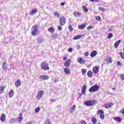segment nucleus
<instances>
[{"mask_svg": "<svg viewBox=\"0 0 124 124\" xmlns=\"http://www.w3.org/2000/svg\"><path fill=\"white\" fill-rule=\"evenodd\" d=\"M96 103H97V102L95 100L87 101L84 102V104L86 106H94V105H96Z\"/></svg>", "mask_w": 124, "mask_h": 124, "instance_id": "1", "label": "nucleus"}, {"mask_svg": "<svg viewBox=\"0 0 124 124\" xmlns=\"http://www.w3.org/2000/svg\"><path fill=\"white\" fill-rule=\"evenodd\" d=\"M32 34L34 36L37 35L38 32V27L36 25H34L32 27Z\"/></svg>", "mask_w": 124, "mask_h": 124, "instance_id": "2", "label": "nucleus"}, {"mask_svg": "<svg viewBox=\"0 0 124 124\" xmlns=\"http://www.w3.org/2000/svg\"><path fill=\"white\" fill-rule=\"evenodd\" d=\"M99 90V86L98 85H94L89 89L90 93H93L97 92Z\"/></svg>", "mask_w": 124, "mask_h": 124, "instance_id": "3", "label": "nucleus"}, {"mask_svg": "<svg viewBox=\"0 0 124 124\" xmlns=\"http://www.w3.org/2000/svg\"><path fill=\"white\" fill-rule=\"evenodd\" d=\"M41 67L43 70H49L50 68L48 66V63L46 62H42L41 64Z\"/></svg>", "mask_w": 124, "mask_h": 124, "instance_id": "4", "label": "nucleus"}, {"mask_svg": "<svg viewBox=\"0 0 124 124\" xmlns=\"http://www.w3.org/2000/svg\"><path fill=\"white\" fill-rule=\"evenodd\" d=\"M66 23V19L64 16H61L60 19L59 24L61 26H64Z\"/></svg>", "mask_w": 124, "mask_h": 124, "instance_id": "5", "label": "nucleus"}, {"mask_svg": "<svg viewBox=\"0 0 124 124\" xmlns=\"http://www.w3.org/2000/svg\"><path fill=\"white\" fill-rule=\"evenodd\" d=\"M44 94V91L41 90L39 91L37 93V94L36 95V98L37 99H40L41 98V96Z\"/></svg>", "mask_w": 124, "mask_h": 124, "instance_id": "6", "label": "nucleus"}, {"mask_svg": "<svg viewBox=\"0 0 124 124\" xmlns=\"http://www.w3.org/2000/svg\"><path fill=\"white\" fill-rule=\"evenodd\" d=\"M71 62V60L70 59H68L64 63V66L66 67H69L70 66V63Z\"/></svg>", "mask_w": 124, "mask_h": 124, "instance_id": "7", "label": "nucleus"}, {"mask_svg": "<svg viewBox=\"0 0 124 124\" xmlns=\"http://www.w3.org/2000/svg\"><path fill=\"white\" fill-rule=\"evenodd\" d=\"M6 116H5V114L4 113H2L1 115V116L0 118V120L1 122L4 123V122H5V120H6Z\"/></svg>", "mask_w": 124, "mask_h": 124, "instance_id": "8", "label": "nucleus"}, {"mask_svg": "<svg viewBox=\"0 0 124 124\" xmlns=\"http://www.w3.org/2000/svg\"><path fill=\"white\" fill-rule=\"evenodd\" d=\"M77 61L80 64H85V60H83L82 57L78 58Z\"/></svg>", "mask_w": 124, "mask_h": 124, "instance_id": "9", "label": "nucleus"}, {"mask_svg": "<svg viewBox=\"0 0 124 124\" xmlns=\"http://www.w3.org/2000/svg\"><path fill=\"white\" fill-rule=\"evenodd\" d=\"M16 88H19L21 86V80L20 79H17L15 83Z\"/></svg>", "mask_w": 124, "mask_h": 124, "instance_id": "10", "label": "nucleus"}, {"mask_svg": "<svg viewBox=\"0 0 124 124\" xmlns=\"http://www.w3.org/2000/svg\"><path fill=\"white\" fill-rule=\"evenodd\" d=\"M40 78L42 80H48L50 78V77L48 76H40Z\"/></svg>", "mask_w": 124, "mask_h": 124, "instance_id": "11", "label": "nucleus"}, {"mask_svg": "<svg viewBox=\"0 0 124 124\" xmlns=\"http://www.w3.org/2000/svg\"><path fill=\"white\" fill-rule=\"evenodd\" d=\"M87 27V23H83V24L81 25H79L78 26V29L80 30H84V28H86Z\"/></svg>", "mask_w": 124, "mask_h": 124, "instance_id": "12", "label": "nucleus"}, {"mask_svg": "<svg viewBox=\"0 0 124 124\" xmlns=\"http://www.w3.org/2000/svg\"><path fill=\"white\" fill-rule=\"evenodd\" d=\"M37 13V9H33V10H32L30 12V15H34V14H35L36 13Z\"/></svg>", "mask_w": 124, "mask_h": 124, "instance_id": "13", "label": "nucleus"}, {"mask_svg": "<svg viewBox=\"0 0 124 124\" xmlns=\"http://www.w3.org/2000/svg\"><path fill=\"white\" fill-rule=\"evenodd\" d=\"M64 72L67 75H69V74H70V69H69L67 68H65L64 69Z\"/></svg>", "mask_w": 124, "mask_h": 124, "instance_id": "14", "label": "nucleus"}, {"mask_svg": "<svg viewBox=\"0 0 124 124\" xmlns=\"http://www.w3.org/2000/svg\"><path fill=\"white\" fill-rule=\"evenodd\" d=\"M86 90H87V86L86 85H83L81 90V92L83 94L86 93Z\"/></svg>", "mask_w": 124, "mask_h": 124, "instance_id": "15", "label": "nucleus"}, {"mask_svg": "<svg viewBox=\"0 0 124 124\" xmlns=\"http://www.w3.org/2000/svg\"><path fill=\"white\" fill-rule=\"evenodd\" d=\"M2 68L4 70H6V69H7L8 66H7V64H6V62H5L4 63H3Z\"/></svg>", "mask_w": 124, "mask_h": 124, "instance_id": "16", "label": "nucleus"}, {"mask_svg": "<svg viewBox=\"0 0 124 124\" xmlns=\"http://www.w3.org/2000/svg\"><path fill=\"white\" fill-rule=\"evenodd\" d=\"M48 31L51 33H54V32L55 31V28L53 27H51L48 29Z\"/></svg>", "mask_w": 124, "mask_h": 124, "instance_id": "17", "label": "nucleus"}, {"mask_svg": "<svg viewBox=\"0 0 124 124\" xmlns=\"http://www.w3.org/2000/svg\"><path fill=\"white\" fill-rule=\"evenodd\" d=\"M113 119L114 121L118 122V123H121L122 122V119H121V117H114Z\"/></svg>", "mask_w": 124, "mask_h": 124, "instance_id": "18", "label": "nucleus"}, {"mask_svg": "<svg viewBox=\"0 0 124 124\" xmlns=\"http://www.w3.org/2000/svg\"><path fill=\"white\" fill-rule=\"evenodd\" d=\"M96 55H97V52L96 51H93L91 54V57L93 58V57H95Z\"/></svg>", "mask_w": 124, "mask_h": 124, "instance_id": "19", "label": "nucleus"}, {"mask_svg": "<svg viewBox=\"0 0 124 124\" xmlns=\"http://www.w3.org/2000/svg\"><path fill=\"white\" fill-rule=\"evenodd\" d=\"M76 108V105H74L72 108H71V111L70 113L72 114V113H73L74 111H75V109Z\"/></svg>", "mask_w": 124, "mask_h": 124, "instance_id": "20", "label": "nucleus"}, {"mask_svg": "<svg viewBox=\"0 0 124 124\" xmlns=\"http://www.w3.org/2000/svg\"><path fill=\"white\" fill-rule=\"evenodd\" d=\"M82 37V36L80 35L76 36L73 38V40H77L78 39H80Z\"/></svg>", "mask_w": 124, "mask_h": 124, "instance_id": "21", "label": "nucleus"}, {"mask_svg": "<svg viewBox=\"0 0 124 124\" xmlns=\"http://www.w3.org/2000/svg\"><path fill=\"white\" fill-rule=\"evenodd\" d=\"M120 43H121V40H118V41L116 42L114 44V47L115 48H118L119 45H120Z\"/></svg>", "mask_w": 124, "mask_h": 124, "instance_id": "22", "label": "nucleus"}, {"mask_svg": "<svg viewBox=\"0 0 124 124\" xmlns=\"http://www.w3.org/2000/svg\"><path fill=\"white\" fill-rule=\"evenodd\" d=\"M93 73H98V67H95L93 68Z\"/></svg>", "mask_w": 124, "mask_h": 124, "instance_id": "23", "label": "nucleus"}, {"mask_svg": "<svg viewBox=\"0 0 124 124\" xmlns=\"http://www.w3.org/2000/svg\"><path fill=\"white\" fill-rule=\"evenodd\" d=\"M13 95H14V92L13 90H11L9 93V96L11 98L13 97Z\"/></svg>", "mask_w": 124, "mask_h": 124, "instance_id": "24", "label": "nucleus"}, {"mask_svg": "<svg viewBox=\"0 0 124 124\" xmlns=\"http://www.w3.org/2000/svg\"><path fill=\"white\" fill-rule=\"evenodd\" d=\"M75 17H80V16H81V13H80L79 12H75L73 13Z\"/></svg>", "mask_w": 124, "mask_h": 124, "instance_id": "25", "label": "nucleus"}, {"mask_svg": "<svg viewBox=\"0 0 124 124\" xmlns=\"http://www.w3.org/2000/svg\"><path fill=\"white\" fill-rule=\"evenodd\" d=\"M104 106V107H105V108H111V107H112V106H113V104H106Z\"/></svg>", "mask_w": 124, "mask_h": 124, "instance_id": "26", "label": "nucleus"}, {"mask_svg": "<svg viewBox=\"0 0 124 124\" xmlns=\"http://www.w3.org/2000/svg\"><path fill=\"white\" fill-rule=\"evenodd\" d=\"M92 122L93 124H96V123L97 122V120H96V118L94 117L92 118Z\"/></svg>", "mask_w": 124, "mask_h": 124, "instance_id": "27", "label": "nucleus"}, {"mask_svg": "<svg viewBox=\"0 0 124 124\" xmlns=\"http://www.w3.org/2000/svg\"><path fill=\"white\" fill-rule=\"evenodd\" d=\"M87 75L88 77H93V72H92L91 71H89L87 73Z\"/></svg>", "mask_w": 124, "mask_h": 124, "instance_id": "28", "label": "nucleus"}, {"mask_svg": "<svg viewBox=\"0 0 124 124\" xmlns=\"http://www.w3.org/2000/svg\"><path fill=\"white\" fill-rule=\"evenodd\" d=\"M82 9L84 10L85 12H86V13L88 12V11H89V9L87 8V7H86V6H83Z\"/></svg>", "mask_w": 124, "mask_h": 124, "instance_id": "29", "label": "nucleus"}, {"mask_svg": "<svg viewBox=\"0 0 124 124\" xmlns=\"http://www.w3.org/2000/svg\"><path fill=\"white\" fill-rule=\"evenodd\" d=\"M51 37L52 38H54V39L57 38L58 35L56 33H52L51 35Z\"/></svg>", "mask_w": 124, "mask_h": 124, "instance_id": "30", "label": "nucleus"}, {"mask_svg": "<svg viewBox=\"0 0 124 124\" xmlns=\"http://www.w3.org/2000/svg\"><path fill=\"white\" fill-rule=\"evenodd\" d=\"M23 117H22V116H19V118L16 119V120H18V123H19V124H20V123H21V122L22 121H23Z\"/></svg>", "mask_w": 124, "mask_h": 124, "instance_id": "31", "label": "nucleus"}, {"mask_svg": "<svg viewBox=\"0 0 124 124\" xmlns=\"http://www.w3.org/2000/svg\"><path fill=\"white\" fill-rule=\"evenodd\" d=\"M107 63H112V59L110 57H109L108 59H107Z\"/></svg>", "mask_w": 124, "mask_h": 124, "instance_id": "32", "label": "nucleus"}, {"mask_svg": "<svg viewBox=\"0 0 124 124\" xmlns=\"http://www.w3.org/2000/svg\"><path fill=\"white\" fill-rule=\"evenodd\" d=\"M54 15L55 17H57V18H60V17H61V16H60V14L57 12L54 13Z\"/></svg>", "mask_w": 124, "mask_h": 124, "instance_id": "33", "label": "nucleus"}, {"mask_svg": "<svg viewBox=\"0 0 124 124\" xmlns=\"http://www.w3.org/2000/svg\"><path fill=\"white\" fill-rule=\"evenodd\" d=\"M14 122H15V119H14V118H12L10 120L9 124H13Z\"/></svg>", "mask_w": 124, "mask_h": 124, "instance_id": "34", "label": "nucleus"}, {"mask_svg": "<svg viewBox=\"0 0 124 124\" xmlns=\"http://www.w3.org/2000/svg\"><path fill=\"white\" fill-rule=\"evenodd\" d=\"M97 114H104V112L103 111V110L100 109L97 112Z\"/></svg>", "mask_w": 124, "mask_h": 124, "instance_id": "35", "label": "nucleus"}, {"mask_svg": "<svg viewBox=\"0 0 124 124\" xmlns=\"http://www.w3.org/2000/svg\"><path fill=\"white\" fill-rule=\"evenodd\" d=\"M112 37H113V34L111 33H109L108 37V39H110V38H112Z\"/></svg>", "mask_w": 124, "mask_h": 124, "instance_id": "36", "label": "nucleus"}, {"mask_svg": "<svg viewBox=\"0 0 124 124\" xmlns=\"http://www.w3.org/2000/svg\"><path fill=\"white\" fill-rule=\"evenodd\" d=\"M39 111H40V108H36L35 109V113H38V112H39Z\"/></svg>", "mask_w": 124, "mask_h": 124, "instance_id": "37", "label": "nucleus"}, {"mask_svg": "<svg viewBox=\"0 0 124 124\" xmlns=\"http://www.w3.org/2000/svg\"><path fill=\"white\" fill-rule=\"evenodd\" d=\"M86 72H87V71L86 70V69H82L81 70V73L82 74H83L84 75H85V74H86Z\"/></svg>", "mask_w": 124, "mask_h": 124, "instance_id": "38", "label": "nucleus"}, {"mask_svg": "<svg viewBox=\"0 0 124 124\" xmlns=\"http://www.w3.org/2000/svg\"><path fill=\"white\" fill-rule=\"evenodd\" d=\"M119 55L121 57V58H122V59H124V53L123 52H120L119 53Z\"/></svg>", "mask_w": 124, "mask_h": 124, "instance_id": "39", "label": "nucleus"}, {"mask_svg": "<svg viewBox=\"0 0 124 124\" xmlns=\"http://www.w3.org/2000/svg\"><path fill=\"white\" fill-rule=\"evenodd\" d=\"M100 118L102 120H104V118H105V116H104V115L103 114H100Z\"/></svg>", "mask_w": 124, "mask_h": 124, "instance_id": "40", "label": "nucleus"}, {"mask_svg": "<svg viewBox=\"0 0 124 124\" xmlns=\"http://www.w3.org/2000/svg\"><path fill=\"white\" fill-rule=\"evenodd\" d=\"M99 9L100 10V11H102V12H105V9L101 7H100Z\"/></svg>", "mask_w": 124, "mask_h": 124, "instance_id": "41", "label": "nucleus"}, {"mask_svg": "<svg viewBox=\"0 0 124 124\" xmlns=\"http://www.w3.org/2000/svg\"><path fill=\"white\" fill-rule=\"evenodd\" d=\"M45 124H51V122L50 121V120L47 119L46 121Z\"/></svg>", "mask_w": 124, "mask_h": 124, "instance_id": "42", "label": "nucleus"}, {"mask_svg": "<svg viewBox=\"0 0 124 124\" xmlns=\"http://www.w3.org/2000/svg\"><path fill=\"white\" fill-rule=\"evenodd\" d=\"M4 89H5V86L0 87V91H1V92H3V91H4Z\"/></svg>", "mask_w": 124, "mask_h": 124, "instance_id": "43", "label": "nucleus"}, {"mask_svg": "<svg viewBox=\"0 0 124 124\" xmlns=\"http://www.w3.org/2000/svg\"><path fill=\"white\" fill-rule=\"evenodd\" d=\"M93 28H94V26H90L87 27V30H92V29H93Z\"/></svg>", "mask_w": 124, "mask_h": 124, "instance_id": "44", "label": "nucleus"}, {"mask_svg": "<svg viewBox=\"0 0 124 124\" xmlns=\"http://www.w3.org/2000/svg\"><path fill=\"white\" fill-rule=\"evenodd\" d=\"M69 31H73V28H72V26H71V25H70L69 26Z\"/></svg>", "mask_w": 124, "mask_h": 124, "instance_id": "45", "label": "nucleus"}, {"mask_svg": "<svg viewBox=\"0 0 124 124\" xmlns=\"http://www.w3.org/2000/svg\"><path fill=\"white\" fill-rule=\"evenodd\" d=\"M58 30L59 31H62V26H61L60 25L58 26Z\"/></svg>", "mask_w": 124, "mask_h": 124, "instance_id": "46", "label": "nucleus"}, {"mask_svg": "<svg viewBox=\"0 0 124 124\" xmlns=\"http://www.w3.org/2000/svg\"><path fill=\"white\" fill-rule=\"evenodd\" d=\"M117 65H118V66H121V65H122L121 62L118 61V62H117Z\"/></svg>", "mask_w": 124, "mask_h": 124, "instance_id": "47", "label": "nucleus"}, {"mask_svg": "<svg viewBox=\"0 0 124 124\" xmlns=\"http://www.w3.org/2000/svg\"><path fill=\"white\" fill-rule=\"evenodd\" d=\"M81 124H87V122H86L85 121V120H82L81 122H80Z\"/></svg>", "mask_w": 124, "mask_h": 124, "instance_id": "48", "label": "nucleus"}, {"mask_svg": "<svg viewBox=\"0 0 124 124\" xmlns=\"http://www.w3.org/2000/svg\"><path fill=\"white\" fill-rule=\"evenodd\" d=\"M120 77L122 80H124V75L123 74L120 75Z\"/></svg>", "mask_w": 124, "mask_h": 124, "instance_id": "49", "label": "nucleus"}, {"mask_svg": "<svg viewBox=\"0 0 124 124\" xmlns=\"http://www.w3.org/2000/svg\"><path fill=\"white\" fill-rule=\"evenodd\" d=\"M96 19L97 20V21H100V20H101L100 16H96Z\"/></svg>", "mask_w": 124, "mask_h": 124, "instance_id": "50", "label": "nucleus"}, {"mask_svg": "<svg viewBox=\"0 0 124 124\" xmlns=\"http://www.w3.org/2000/svg\"><path fill=\"white\" fill-rule=\"evenodd\" d=\"M59 79L58 78H55L54 79V83H58V82H59Z\"/></svg>", "mask_w": 124, "mask_h": 124, "instance_id": "51", "label": "nucleus"}, {"mask_svg": "<svg viewBox=\"0 0 124 124\" xmlns=\"http://www.w3.org/2000/svg\"><path fill=\"white\" fill-rule=\"evenodd\" d=\"M84 55L86 57H88L89 56V52H86Z\"/></svg>", "mask_w": 124, "mask_h": 124, "instance_id": "52", "label": "nucleus"}, {"mask_svg": "<svg viewBox=\"0 0 124 124\" xmlns=\"http://www.w3.org/2000/svg\"><path fill=\"white\" fill-rule=\"evenodd\" d=\"M72 50H73L72 48H70L68 49V51L71 52H72Z\"/></svg>", "mask_w": 124, "mask_h": 124, "instance_id": "53", "label": "nucleus"}, {"mask_svg": "<svg viewBox=\"0 0 124 124\" xmlns=\"http://www.w3.org/2000/svg\"><path fill=\"white\" fill-rule=\"evenodd\" d=\"M113 30V28L111 27L110 28H109L108 30V31H111Z\"/></svg>", "mask_w": 124, "mask_h": 124, "instance_id": "54", "label": "nucleus"}, {"mask_svg": "<svg viewBox=\"0 0 124 124\" xmlns=\"http://www.w3.org/2000/svg\"><path fill=\"white\" fill-rule=\"evenodd\" d=\"M121 112L122 113V114H123L124 115V109H122L121 110Z\"/></svg>", "mask_w": 124, "mask_h": 124, "instance_id": "55", "label": "nucleus"}, {"mask_svg": "<svg viewBox=\"0 0 124 124\" xmlns=\"http://www.w3.org/2000/svg\"><path fill=\"white\" fill-rule=\"evenodd\" d=\"M64 4H65V3L64 2H62V3H61V5L62 6H63V5H64Z\"/></svg>", "mask_w": 124, "mask_h": 124, "instance_id": "56", "label": "nucleus"}, {"mask_svg": "<svg viewBox=\"0 0 124 124\" xmlns=\"http://www.w3.org/2000/svg\"><path fill=\"white\" fill-rule=\"evenodd\" d=\"M63 60L64 61H66V60H67V57H63Z\"/></svg>", "mask_w": 124, "mask_h": 124, "instance_id": "57", "label": "nucleus"}, {"mask_svg": "<svg viewBox=\"0 0 124 124\" xmlns=\"http://www.w3.org/2000/svg\"><path fill=\"white\" fill-rule=\"evenodd\" d=\"M56 100H54L53 99H50V101H51L52 102H54L56 101Z\"/></svg>", "mask_w": 124, "mask_h": 124, "instance_id": "58", "label": "nucleus"}, {"mask_svg": "<svg viewBox=\"0 0 124 124\" xmlns=\"http://www.w3.org/2000/svg\"><path fill=\"white\" fill-rule=\"evenodd\" d=\"M77 48H78V49H79L80 48V46L78 45L77 46Z\"/></svg>", "mask_w": 124, "mask_h": 124, "instance_id": "59", "label": "nucleus"}, {"mask_svg": "<svg viewBox=\"0 0 124 124\" xmlns=\"http://www.w3.org/2000/svg\"><path fill=\"white\" fill-rule=\"evenodd\" d=\"M94 1H96L97 2H99V0H94Z\"/></svg>", "mask_w": 124, "mask_h": 124, "instance_id": "60", "label": "nucleus"}, {"mask_svg": "<svg viewBox=\"0 0 124 124\" xmlns=\"http://www.w3.org/2000/svg\"><path fill=\"white\" fill-rule=\"evenodd\" d=\"M90 1H91L92 2H93V1H94V0H90Z\"/></svg>", "mask_w": 124, "mask_h": 124, "instance_id": "61", "label": "nucleus"}, {"mask_svg": "<svg viewBox=\"0 0 124 124\" xmlns=\"http://www.w3.org/2000/svg\"><path fill=\"white\" fill-rule=\"evenodd\" d=\"M21 116H22V113L20 114V117H21Z\"/></svg>", "mask_w": 124, "mask_h": 124, "instance_id": "62", "label": "nucleus"}, {"mask_svg": "<svg viewBox=\"0 0 124 124\" xmlns=\"http://www.w3.org/2000/svg\"><path fill=\"white\" fill-rule=\"evenodd\" d=\"M82 95V94H81V93L79 94V96H81Z\"/></svg>", "mask_w": 124, "mask_h": 124, "instance_id": "63", "label": "nucleus"}, {"mask_svg": "<svg viewBox=\"0 0 124 124\" xmlns=\"http://www.w3.org/2000/svg\"><path fill=\"white\" fill-rule=\"evenodd\" d=\"M73 124H76V123H73Z\"/></svg>", "mask_w": 124, "mask_h": 124, "instance_id": "64", "label": "nucleus"}]
</instances>
